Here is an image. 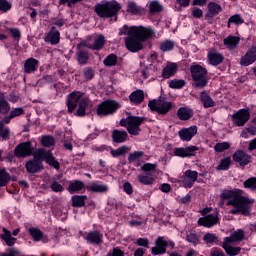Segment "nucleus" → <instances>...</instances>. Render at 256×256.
I'll return each instance as SVG.
<instances>
[{
	"mask_svg": "<svg viewBox=\"0 0 256 256\" xmlns=\"http://www.w3.org/2000/svg\"><path fill=\"white\" fill-rule=\"evenodd\" d=\"M177 73V64L175 63H168L163 71H162V77L163 79H169V77H173Z\"/></svg>",
	"mask_w": 256,
	"mask_h": 256,
	"instance_id": "nucleus-28",
	"label": "nucleus"
},
{
	"mask_svg": "<svg viewBox=\"0 0 256 256\" xmlns=\"http://www.w3.org/2000/svg\"><path fill=\"white\" fill-rule=\"evenodd\" d=\"M219 223V216L217 214H209L206 217L198 219V225L202 227L211 228Z\"/></svg>",
	"mask_w": 256,
	"mask_h": 256,
	"instance_id": "nucleus-17",
	"label": "nucleus"
},
{
	"mask_svg": "<svg viewBox=\"0 0 256 256\" xmlns=\"http://www.w3.org/2000/svg\"><path fill=\"white\" fill-rule=\"evenodd\" d=\"M230 147L231 144H229V142H221L214 146V151H216V153H223V151H227Z\"/></svg>",
	"mask_w": 256,
	"mask_h": 256,
	"instance_id": "nucleus-43",
	"label": "nucleus"
},
{
	"mask_svg": "<svg viewBox=\"0 0 256 256\" xmlns=\"http://www.w3.org/2000/svg\"><path fill=\"white\" fill-rule=\"evenodd\" d=\"M41 161H46V163L51 165V167H54V169H59L60 167L59 161L55 159L51 151L40 148L34 152V159L26 163L28 173H37V171H41V169H43Z\"/></svg>",
	"mask_w": 256,
	"mask_h": 256,
	"instance_id": "nucleus-3",
	"label": "nucleus"
},
{
	"mask_svg": "<svg viewBox=\"0 0 256 256\" xmlns=\"http://www.w3.org/2000/svg\"><path fill=\"white\" fill-rule=\"evenodd\" d=\"M85 189V183L81 180H74L71 181L68 187L69 193L73 195V193H80V191H83Z\"/></svg>",
	"mask_w": 256,
	"mask_h": 256,
	"instance_id": "nucleus-29",
	"label": "nucleus"
},
{
	"mask_svg": "<svg viewBox=\"0 0 256 256\" xmlns=\"http://www.w3.org/2000/svg\"><path fill=\"white\" fill-rule=\"evenodd\" d=\"M50 189L52 191H54V193H61V191H63V185H61L59 182L57 181H53L50 184Z\"/></svg>",
	"mask_w": 256,
	"mask_h": 256,
	"instance_id": "nucleus-57",
	"label": "nucleus"
},
{
	"mask_svg": "<svg viewBox=\"0 0 256 256\" xmlns=\"http://www.w3.org/2000/svg\"><path fill=\"white\" fill-rule=\"evenodd\" d=\"M87 243L92 245H101L103 243V234H100L99 231H91L83 235Z\"/></svg>",
	"mask_w": 256,
	"mask_h": 256,
	"instance_id": "nucleus-19",
	"label": "nucleus"
},
{
	"mask_svg": "<svg viewBox=\"0 0 256 256\" xmlns=\"http://www.w3.org/2000/svg\"><path fill=\"white\" fill-rule=\"evenodd\" d=\"M251 119V113L247 109H240L232 115L234 125L243 127Z\"/></svg>",
	"mask_w": 256,
	"mask_h": 256,
	"instance_id": "nucleus-11",
	"label": "nucleus"
},
{
	"mask_svg": "<svg viewBox=\"0 0 256 256\" xmlns=\"http://www.w3.org/2000/svg\"><path fill=\"white\" fill-rule=\"evenodd\" d=\"M245 189H251V191H256V177L248 178L244 181Z\"/></svg>",
	"mask_w": 256,
	"mask_h": 256,
	"instance_id": "nucleus-47",
	"label": "nucleus"
},
{
	"mask_svg": "<svg viewBox=\"0 0 256 256\" xmlns=\"http://www.w3.org/2000/svg\"><path fill=\"white\" fill-rule=\"evenodd\" d=\"M177 116L180 121H189L193 117V110L188 107H181L177 111Z\"/></svg>",
	"mask_w": 256,
	"mask_h": 256,
	"instance_id": "nucleus-24",
	"label": "nucleus"
},
{
	"mask_svg": "<svg viewBox=\"0 0 256 256\" xmlns=\"http://www.w3.org/2000/svg\"><path fill=\"white\" fill-rule=\"evenodd\" d=\"M143 155H145L144 151L132 152L128 156V162L129 163H135V161H139V159H141V157H143Z\"/></svg>",
	"mask_w": 256,
	"mask_h": 256,
	"instance_id": "nucleus-42",
	"label": "nucleus"
},
{
	"mask_svg": "<svg viewBox=\"0 0 256 256\" xmlns=\"http://www.w3.org/2000/svg\"><path fill=\"white\" fill-rule=\"evenodd\" d=\"M190 73L194 81V87L203 88L209 83L207 69L203 68L201 65L194 64L190 66Z\"/></svg>",
	"mask_w": 256,
	"mask_h": 256,
	"instance_id": "nucleus-8",
	"label": "nucleus"
},
{
	"mask_svg": "<svg viewBox=\"0 0 256 256\" xmlns=\"http://www.w3.org/2000/svg\"><path fill=\"white\" fill-rule=\"evenodd\" d=\"M11 3L7 0H0V11L2 13H7V11H11Z\"/></svg>",
	"mask_w": 256,
	"mask_h": 256,
	"instance_id": "nucleus-54",
	"label": "nucleus"
},
{
	"mask_svg": "<svg viewBox=\"0 0 256 256\" xmlns=\"http://www.w3.org/2000/svg\"><path fill=\"white\" fill-rule=\"evenodd\" d=\"M223 54L217 52V51H211L208 53V60L210 65H214V67H217V65H220V63H223Z\"/></svg>",
	"mask_w": 256,
	"mask_h": 256,
	"instance_id": "nucleus-23",
	"label": "nucleus"
},
{
	"mask_svg": "<svg viewBox=\"0 0 256 256\" xmlns=\"http://www.w3.org/2000/svg\"><path fill=\"white\" fill-rule=\"evenodd\" d=\"M232 158L235 163H239L240 167H245L251 163V155L243 150H236Z\"/></svg>",
	"mask_w": 256,
	"mask_h": 256,
	"instance_id": "nucleus-14",
	"label": "nucleus"
},
{
	"mask_svg": "<svg viewBox=\"0 0 256 256\" xmlns=\"http://www.w3.org/2000/svg\"><path fill=\"white\" fill-rule=\"evenodd\" d=\"M245 239V232L241 229L232 233L229 237L224 238V242L222 244L223 249L229 256H236L241 253V247H233L231 245H235V243H241Z\"/></svg>",
	"mask_w": 256,
	"mask_h": 256,
	"instance_id": "nucleus-5",
	"label": "nucleus"
},
{
	"mask_svg": "<svg viewBox=\"0 0 256 256\" xmlns=\"http://www.w3.org/2000/svg\"><path fill=\"white\" fill-rule=\"evenodd\" d=\"M121 10V5L115 1H109L103 4H97L95 6V12L98 17L109 19V17H115Z\"/></svg>",
	"mask_w": 256,
	"mask_h": 256,
	"instance_id": "nucleus-6",
	"label": "nucleus"
},
{
	"mask_svg": "<svg viewBox=\"0 0 256 256\" xmlns=\"http://www.w3.org/2000/svg\"><path fill=\"white\" fill-rule=\"evenodd\" d=\"M231 165V157L223 158L216 167L217 171H227Z\"/></svg>",
	"mask_w": 256,
	"mask_h": 256,
	"instance_id": "nucleus-38",
	"label": "nucleus"
},
{
	"mask_svg": "<svg viewBox=\"0 0 256 256\" xmlns=\"http://www.w3.org/2000/svg\"><path fill=\"white\" fill-rule=\"evenodd\" d=\"M195 135H197V126L183 128L179 131V137L182 141H191Z\"/></svg>",
	"mask_w": 256,
	"mask_h": 256,
	"instance_id": "nucleus-20",
	"label": "nucleus"
},
{
	"mask_svg": "<svg viewBox=\"0 0 256 256\" xmlns=\"http://www.w3.org/2000/svg\"><path fill=\"white\" fill-rule=\"evenodd\" d=\"M148 107L151 111L159 113V115H167V113L173 108V102H169L167 99L160 97L149 101Z\"/></svg>",
	"mask_w": 256,
	"mask_h": 256,
	"instance_id": "nucleus-9",
	"label": "nucleus"
},
{
	"mask_svg": "<svg viewBox=\"0 0 256 256\" xmlns=\"http://www.w3.org/2000/svg\"><path fill=\"white\" fill-rule=\"evenodd\" d=\"M150 13H161L163 11V5L159 1H152L149 4Z\"/></svg>",
	"mask_w": 256,
	"mask_h": 256,
	"instance_id": "nucleus-40",
	"label": "nucleus"
},
{
	"mask_svg": "<svg viewBox=\"0 0 256 256\" xmlns=\"http://www.w3.org/2000/svg\"><path fill=\"white\" fill-rule=\"evenodd\" d=\"M127 137H129V135L125 130H114L112 132V139L114 143H125L127 141Z\"/></svg>",
	"mask_w": 256,
	"mask_h": 256,
	"instance_id": "nucleus-25",
	"label": "nucleus"
},
{
	"mask_svg": "<svg viewBox=\"0 0 256 256\" xmlns=\"http://www.w3.org/2000/svg\"><path fill=\"white\" fill-rule=\"evenodd\" d=\"M87 196H73L72 205L73 207H84Z\"/></svg>",
	"mask_w": 256,
	"mask_h": 256,
	"instance_id": "nucleus-39",
	"label": "nucleus"
},
{
	"mask_svg": "<svg viewBox=\"0 0 256 256\" xmlns=\"http://www.w3.org/2000/svg\"><path fill=\"white\" fill-rule=\"evenodd\" d=\"M170 89H183L185 87V80H171L169 82Z\"/></svg>",
	"mask_w": 256,
	"mask_h": 256,
	"instance_id": "nucleus-46",
	"label": "nucleus"
},
{
	"mask_svg": "<svg viewBox=\"0 0 256 256\" xmlns=\"http://www.w3.org/2000/svg\"><path fill=\"white\" fill-rule=\"evenodd\" d=\"M103 63L106 67H113V66L117 65V55H115V54L108 55L104 59Z\"/></svg>",
	"mask_w": 256,
	"mask_h": 256,
	"instance_id": "nucleus-41",
	"label": "nucleus"
},
{
	"mask_svg": "<svg viewBox=\"0 0 256 256\" xmlns=\"http://www.w3.org/2000/svg\"><path fill=\"white\" fill-rule=\"evenodd\" d=\"M243 193L241 189L224 190L220 195L222 199L220 207H223V205H225L224 201L228 199L226 205L233 207V209L229 211L231 215H249L255 200L243 196Z\"/></svg>",
	"mask_w": 256,
	"mask_h": 256,
	"instance_id": "nucleus-1",
	"label": "nucleus"
},
{
	"mask_svg": "<svg viewBox=\"0 0 256 256\" xmlns=\"http://www.w3.org/2000/svg\"><path fill=\"white\" fill-rule=\"evenodd\" d=\"M173 47H175V43L171 40H165L160 44L161 51H173Z\"/></svg>",
	"mask_w": 256,
	"mask_h": 256,
	"instance_id": "nucleus-45",
	"label": "nucleus"
},
{
	"mask_svg": "<svg viewBox=\"0 0 256 256\" xmlns=\"http://www.w3.org/2000/svg\"><path fill=\"white\" fill-rule=\"evenodd\" d=\"M44 41L46 43H50L51 45H57L59 41H61V33H59V30H57V28L52 27L50 33L47 34L44 38Z\"/></svg>",
	"mask_w": 256,
	"mask_h": 256,
	"instance_id": "nucleus-21",
	"label": "nucleus"
},
{
	"mask_svg": "<svg viewBox=\"0 0 256 256\" xmlns=\"http://www.w3.org/2000/svg\"><path fill=\"white\" fill-rule=\"evenodd\" d=\"M9 181H11V175L7 173V170L0 169V187H6V185H9Z\"/></svg>",
	"mask_w": 256,
	"mask_h": 256,
	"instance_id": "nucleus-36",
	"label": "nucleus"
},
{
	"mask_svg": "<svg viewBox=\"0 0 256 256\" xmlns=\"http://www.w3.org/2000/svg\"><path fill=\"white\" fill-rule=\"evenodd\" d=\"M84 77L88 80L93 79V77H95V72L91 68H86L84 69Z\"/></svg>",
	"mask_w": 256,
	"mask_h": 256,
	"instance_id": "nucleus-61",
	"label": "nucleus"
},
{
	"mask_svg": "<svg viewBox=\"0 0 256 256\" xmlns=\"http://www.w3.org/2000/svg\"><path fill=\"white\" fill-rule=\"evenodd\" d=\"M223 11L221 8V5L215 3V2H209L208 3V13L212 16L219 15Z\"/></svg>",
	"mask_w": 256,
	"mask_h": 256,
	"instance_id": "nucleus-35",
	"label": "nucleus"
},
{
	"mask_svg": "<svg viewBox=\"0 0 256 256\" xmlns=\"http://www.w3.org/2000/svg\"><path fill=\"white\" fill-rule=\"evenodd\" d=\"M10 133L11 131L9 130V128L6 127L3 122H0V137H2V139H9Z\"/></svg>",
	"mask_w": 256,
	"mask_h": 256,
	"instance_id": "nucleus-53",
	"label": "nucleus"
},
{
	"mask_svg": "<svg viewBox=\"0 0 256 256\" xmlns=\"http://www.w3.org/2000/svg\"><path fill=\"white\" fill-rule=\"evenodd\" d=\"M119 103L113 100H107L98 105L97 114L101 117H105L107 115H113L117 109H119Z\"/></svg>",
	"mask_w": 256,
	"mask_h": 256,
	"instance_id": "nucleus-10",
	"label": "nucleus"
},
{
	"mask_svg": "<svg viewBox=\"0 0 256 256\" xmlns=\"http://www.w3.org/2000/svg\"><path fill=\"white\" fill-rule=\"evenodd\" d=\"M10 33H11L13 39H15L16 41H20V39H21V30H19L18 28H11Z\"/></svg>",
	"mask_w": 256,
	"mask_h": 256,
	"instance_id": "nucleus-58",
	"label": "nucleus"
},
{
	"mask_svg": "<svg viewBox=\"0 0 256 256\" xmlns=\"http://www.w3.org/2000/svg\"><path fill=\"white\" fill-rule=\"evenodd\" d=\"M240 41L239 37L230 35L223 39V44L227 49H237Z\"/></svg>",
	"mask_w": 256,
	"mask_h": 256,
	"instance_id": "nucleus-26",
	"label": "nucleus"
},
{
	"mask_svg": "<svg viewBox=\"0 0 256 256\" xmlns=\"http://www.w3.org/2000/svg\"><path fill=\"white\" fill-rule=\"evenodd\" d=\"M136 243L139 247H149V239L147 238H139Z\"/></svg>",
	"mask_w": 256,
	"mask_h": 256,
	"instance_id": "nucleus-63",
	"label": "nucleus"
},
{
	"mask_svg": "<svg viewBox=\"0 0 256 256\" xmlns=\"http://www.w3.org/2000/svg\"><path fill=\"white\" fill-rule=\"evenodd\" d=\"M199 151V148L197 146H188L186 148H175L174 149V155L176 157H194L195 152Z\"/></svg>",
	"mask_w": 256,
	"mask_h": 256,
	"instance_id": "nucleus-16",
	"label": "nucleus"
},
{
	"mask_svg": "<svg viewBox=\"0 0 256 256\" xmlns=\"http://www.w3.org/2000/svg\"><path fill=\"white\" fill-rule=\"evenodd\" d=\"M2 231H3V234L1 235V239L5 241L8 247H13V245L17 243V238H14L11 235V231L7 230V228H3Z\"/></svg>",
	"mask_w": 256,
	"mask_h": 256,
	"instance_id": "nucleus-31",
	"label": "nucleus"
},
{
	"mask_svg": "<svg viewBox=\"0 0 256 256\" xmlns=\"http://www.w3.org/2000/svg\"><path fill=\"white\" fill-rule=\"evenodd\" d=\"M93 41L94 43L92 44V48L94 51H99L105 46V36L103 35L93 36Z\"/></svg>",
	"mask_w": 256,
	"mask_h": 256,
	"instance_id": "nucleus-33",
	"label": "nucleus"
},
{
	"mask_svg": "<svg viewBox=\"0 0 256 256\" xmlns=\"http://www.w3.org/2000/svg\"><path fill=\"white\" fill-rule=\"evenodd\" d=\"M198 177L199 173L197 171L187 170L181 177V183L186 189H191V187L195 185V181H197Z\"/></svg>",
	"mask_w": 256,
	"mask_h": 256,
	"instance_id": "nucleus-12",
	"label": "nucleus"
},
{
	"mask_svg": "<svg viewBox=\"0 0 256 256\" xmlns=\"http://www.w3.org/2000/svg\"><path fill=\"white\" fill-rule=\"evenodd\" d=\"M127 11L128 13H132V15H139V13H141V8L133 2H129Z\"/></svg>",
	"mask_w": 256,
	"mask_h": 256,
	"instance_id": "nucleus-52",
	"label": "nucleus"
},
{
	"mask_svg": "<svg viewBox=\"0 0 256 256\" xmlns=\"http://www.w3.org/2000/svg\"><path fill=\"white\" fill-rule=\"evenodd\" d=\"M37 67H39V61L35 58H29L25 61L24 71L25 73H33V71H37Z\"/></svg>",
	"mask_w": 256,
	"mask_h": 256,
	"instance_id": "nucleus-30",
	"label": "nucleus"
},
{
	"mask_svg": "<svg viewBox=\"0 0 256 256\" xmlns=\"http://www.w3.org/2000/svg\"><path fill=\"white\" fill-rule=\"evenodd\" d=\"M29 233L33 237L34 241H41V239H43V232L37 228H31Z\"/></svg>",
	"mask_w": 256,
	"mask_h": 256,
	"instance_id": "nucleus-49",
	"label": "nucleus"
},
{
	"mask_svg": "<svg viewBox=\"0 0 256 256\" xmlns=\"http://www.w3.org/2000/svg\"><path fill=\"white\" fill-rule=\"evenodd\" d=\"M137 179L141 185H153L155 183V177L152 174H140Z\"/></svg>",
	"mask_w": 256,
	"mask_h": 256,
	"instance_id": "nucleus-34",
	"label": "nucleus"
},
{
	"mask_svg": "<svg viewBox=\"0 0 256 256\" xmlns=\"http://www.w3.org/2000/svg\"><path fill=\"white\" fill-rule=\"evenodd\" d=\"M201 101L206 109L209 107H215V102L213 101V99H211L207 92L201 93Z\"/></svg>",
	"mask_w": 256,
	"mask_h": 256,
	"instance_id": "nucleus-37",
	"label": "nucleus"
},
{
	"mask_svg": "<svg viewBox=\"0 0 256 256\" xmlns=\"http://www.w3.org/2000/svg\"><path fill=\"white\" fill-rule=\"evenodd\" d=\"M17 255H19V252H17V250L15 249H10L8 252L0 254V256H17Z\"/></svg>",
	"mask_w": 256,
	"mask_h": 256,
	"instance_id": "nucleus-64",
	"label": "nucleus"
},
{
	"mask_svg": "<svg viewBox=\"0 0 256 256\" xmlns=\"http://www.w3.org/2000/svg\"><path fill=\"white\" fill-rule=\"evenodd\" d=\"M172 245L174 246L173 242H168L165 240V237L159 236L155 242V247L152 248V254L154 255H163L164 253H167V247Z\"/></svg>",
	"mask_w": 256,
	"mask_h": 256,
	"instance_id": "nucleus-13",
	"label": "nucleus"
},
{
	"mask_svg": "<svg viewBox=\"0 0 256 256\" xmlns=\"http://www.w3.org/2000/svg\"><path fill=\"white\" fill-rule=\"evenodd\" d=\"M157 169V164L156 163H145L142 167L141 170L145 171V173H149L151 171H155Z\"/></svg>",
	"mask_w": 256,
	"mask_h": 256,
	"instance_id": "nucleus-55",
	"label": "nucleus"
},
{
	"mask_svg": "<svg viewBox=\"0 0 256 256\" xmlns=\"http://www.w3.org/2000/svg\"><path fill=\"white\" fill-rule=\"evenodd\" d=\"M16 157H29L33 153L31 142H23L16 146L14 151Z\"/></svg>",
	"mask_w": 256,
	"mask_h": 256,
	"instance_id": "nucleus-15",
	"label": "nucleus"
},
{
	"mask_svg": "<svg viewBox=\"0 0 256 256\" xmlns=\"http://www.w3.org/2000/svg\"><path fill=\"white\" fill-rule=\"evenodd\" d=\"M192 15L196 19H201V17H203V10H201V8H194L192 10Z\"/></svg>",
	"mask_w": 256,
	"mask_h": 256,
	"instance_id": "nucleus-62",
	"label": "nucleus"
},
{
	"mask_svg": "<svg viewBox=\"0 0 256 256\" xmlns=\"http://www.w3.org/2000/svg\"><path fill=\"white\" fill-rule=\"evenodd\" d=\"M24 111L23 108H15L10 113V119H14V117H19L23 115Z\"/></svg>",
	"mask_w": 256,
	"mask_h": 256,
	"instance_id": "nucleus-60",
	"label": "nucleus"
},
{
	"mask_svg": "<svg viewBox=\"0 0 256 256\" xmlns=\"http://www.w3.org/2000/svg\"><path fill=\"white\" fill-rule=\"evenodd\" d=\"M77 57H78V62L81 65H85V63H87V61H89V54L85 51H78L77 52Z\"/></svg>",
	"mask_w": 256,
	"mask_h": 256,
	"instance_id": "nucleus-50",
	"label": "nucleus"
},
{
	"mask_svg": "<svg viewBox=\"0 0 256 256\" xmlns=\"http://www.w3.org/2000/svg\"><path fill=\"white\" fill-rule=\"evenodd\" d=\"M256 61V46L250 48L248 52L241 58L240 65L243 67H249Z\"/></svg>",
	"mask_w": 256,
	"mask_h": 256,
	"instance_id": "nucleus-18",
	"label": "nucleus"
},
{
	"mask_svg": "<svg viewBox=\"0 0 256 256\" xmlns=\"http://www.w3.org/2000/svg\"><path fill=\"white\" fill-rule=\"evenodd\" d=\"M119 35H127L125 39V46L131 53H137L143 49V41H147L153 31L142 26H132L129 27L124 25L120 31Z\"/></svg>",
	"mask_w": 256,
	"mask_h": 256,
	"instance_id": "nucleus-2",
	"label": "nucleus"
},
{
	"mask_svg": "<svg viewBox=\"0 0 256 256\" xmlns=\"http://www.w3.org/2000/svg\"><path fill=\"white\" fill-rule=\"evenodd\" d=\"M11 111V106L9 105V102L5 98V94L0 93V113L1 115H7Z\"/></svg>",
	"mask_w": 256,
	"mask_h": 256,
	"instance_id": "nucleus-32",
	"label": "nucleus"
},
{
	"mask_svg": "<svg viewBox=\"0 0 256 256\" xmlns=\"http://www.w3.org/2000/svg\"><path fill=\"white\" fill-rule=\"evenodd\" d=\"M205 243H215L217 241V236L215 234L208 233L203 237Z\"/></svg>",
	"mask_w": 256,
	"mask_h": 256,
	"instance_id": "nucleus-59",
	"label": "nucleus"
},
{
	"mask_svg": "<svg viewBox=\"0 0 256 256\" xmlns=\"http://www.w3.org/2000/svg\"><path fill=\"white\" fill-rule=\"evenodd\" d=\"M86 189L87 191H92V193H107V191H109V186L101 182H92Z\"/></svg>",
	"mask_w": 256,
	"mask_h": 256,
	"instance_id": "nucleus-22",
	"label": "nucleus"
},
{
	"mask_svg": "<svg viewBox=\"0 0 256 256\" xmlns=\"http://www.w3.org/2000/svg\"><path fill=\"white\" fill-rule=\"evenodd\" d=\"M186 240L188 243H192L193 245H197L199 243V237L197 234L191 232L186 236Z\"/></svg>",
	"mask_w": 256,
	"mask_h": 256,
	"instance_id": "nucleus-56",
	"label": "nucleus"
},
{
	"mask_svg": "<svg viewBox=\"0 0 256 256\" xmlns=\"http://www.w3.org/2000/svg\"><path fill=\"white\" fill-rule=\"evenodd\" d=\"M142 123H145V118L139 116H128L120 120L121 127H126L128 133L136 137L141 133Z\"/></svg>",
	"mask_w": 256,
	"mask_h": 256,
	"instance_id": "nucleus-7",
	"label": "nucleus"
},
{
	"mask_svg": "<svg viewBox=\"0 0 256 256\" xmlns=\"http://www.w3.org/2000/svg\"><path fill=\"white\" fill-rule=\"evenodd\" d=\"M231 23H234V25H243V18H241V15L235 14L229 18L227 27H231Z\"/></svg>",
	"mask_w": 256,
	"mask_h": 256,
	"instance_id": "nucleus-44",
	"label": "nucleus"
},
{
	"mask_svg": "<svg viewBox=\"0 0 256 256\" xmlns=\"http://www.w3.org/2000/svg\"><path fill=\"white\" fill-rule=\"evenodd\" d=\"M43 147H53L55 145V138L52 136H43L41 139Z\"/></svg>",
	"mask_w": 256,
	"mask_h": 256,
	"instance_id": "nucleus-48",
	"label": "nucleus"
},
{
	"mask_svg": "<svg viewBox=\"0 0 256 256\" xmlns=\"http://www.w3.org/2000/svg\"><path fill=\"white\" fill-rule=\"evenodd\" d=\"M127 151H129V148L127 146H122L116 150H111V155L112 157H121V155H125Z\"/></svg>",
	"mask_w": 256,
	"mask_h": 256,
	"instance_id": "nucleus-51",
	"label": "nucleus"
},
{
	"mask_svg": "<svg viewBox=\"0 0 256 256\" xmlns=\"http://www.w3.org/2000/svg\"><path fill=\"white\" fill-rule=\"evenodd\" d=\"M130 102L133 103V105H139L143 103L145 99V93L143 90H136L129 96Z\"/></svg>",
	"mask_w": 256,
	"mask_h": 256,
	"instance_id": "nucleus-27",
	"label": "nucleus"
},
{
	"mask_svg": "<svg viewBox=\"0 0 256 256\" xmlns=\"http://www.w3.org/2000/svg\"><path fill=\"white\" fill-rule=\"evenodd\" d=\"M85 94L79 91H74L69 94L66 105L68 108V113H73L75 109H78L76 111L77 117H85V113L87 112V109L91 107V100L89 98L84 97ZM80 101V102H79Z\"/></svg>",
	"mask_w": 256,
	"mask_h": 256,
	"instance_id": "nucleus-4",
	"label": "nucleus"
}]
</instances>
